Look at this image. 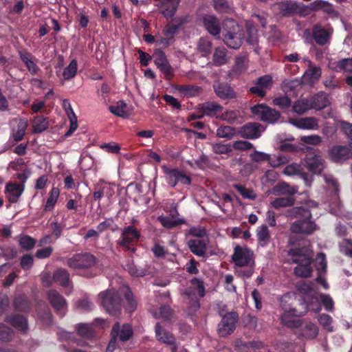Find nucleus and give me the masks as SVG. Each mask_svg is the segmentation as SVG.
I'll return each instance as SVG.
<instances>
[{"instance_id": "nucleus-1", "label": "nucleus", "mask_w": 352, "mask_h": 352, "mask_svg": "<svg viewBox=\"0 0 352 352\" xmlns=\"http://www.w3.org/2000/svg\"><path fill=\"white\" fill-rule=\"evenodd\" d=\"M120 294H124L125 307L129 312H133L136 309V301L133 299V294L129 288L124 285L120 288L118 292L111 289L99 294L102 306L109 314H113L120 309Z\"/></svg>"}, {"instance_id": "nucleus-2", "label": "nucleus", "mask_w": 352, "mask_h": 352, "mask_svg": "<svg viewBox=\"0 0 352 352\" xmlns=\"http://www.w3.org/2000/svg\"><path fill=\"white\" fill-rule=\"evenodd\" d=\"M293 263H298L294 269V273L299 277H309L312 273V268L310 266L312 258V251L309 246L302 248H294L288 252Z\"/></svg>"}, {"instance_id": "nucleus-3", "label": "nucleus", "mask_w": 352, "mask_h": 352, "mask_svg": "<svg viewBox=\"0 0 352 352\" xmlns=\"http://www.w3.org/2000/svg\"><path fill=\"white\" fill-rule=\"evenodd\" d=\"M299 290L305 294L304 300L308 302V307L310 310L317 312L320 310L319 300L324 306L326 310L331 311L333 307V300L329 296L318 295L311 283H303L299 285Z\"/></svg>"}, {"instance_id": "nucleus-4", "label": "nucleus", "mask_w": 352, "mask_h": 352, "mask_svg": "<svg viewBox=\"0 0 352 352\" xmlns=\"http://www.w3.org/2000/svg\"><path fill=\"white\" fill-rule=\"evenodd\" d=\"M254 254L246 247L236 246L234 248L232 255V261L238 267H246L243 270L242 269L236 270V273L243 278H248L252 276L254 272L253 265L254 264Z\"/></svg>"}, {"instance_id": "nucleus-5", "label": "nucleus", "mask_w": 352, "mask_h": 352, "mask_svg": "<svg viewBox=\"0 0 352 352\" xmlns=\"http://www.w3.org/2000/svg\"><path fill=\"white\" fill-rule=\"evenodd\" d=\"M223 28L226 32L223 38L226 45L232 49L239 48L243 42V33L238 23L232 19H227Z\"/></svg>"}, {"instance_id": "nucleus-6", "label": "nucleus", "mask_w": 352, "mask_h": 352, "mask_svg": "<svg viewBox=\"0 0 352 352\" xmlns=\"http://www.w3.org/2000/svg\"><path fill=\"white\" fill-rule=\"evenodd\" d=\"M191 286L184 293V300L188 306V312L190 314L194 313L199 308V302L196 296V293L200 296H204V287L203 283L197 278H193L190 282Z\"/></svg>"}, {"instance_id": "nucleus-7", "label": "nucleus", "mask_w": 352, "mask_h": 352, "mask_svg": "<svg viewBox=\"0 0 352 352\" xmlns=\"http://www.w3.org/2000/svg\"><path fill=\"white\" fill-rule=\"evenodd\" d=\"M251 111L260 120L268 123H274L280 118L279 112L263 104L252 107Z\"/></svg>"}, {"instance_id": "nucleus-8", "label": "nucleus", "mask_w": 352, "mask_h": 352, "mask_svg": "<svg viewBox=\"0 0 352 352\" xmlns=\"http://www.w3.org/2000/svg\"><path fill=\"white\" fill-rule=\"evenodd\" d=\"M162 168L165 174V179L167 183L171 186H175L178 183L183 184H189L190 183V177L178 170L170 169L166 165H163Z\"/></svg>"}, {"instance_id": "nucleus-9", "label": "nucleus", "mask_w": 352, "mask_h": 352, "mask_svg": "<svg viewBox=\"0 0 352 352\" xmlns=\"http://www.w3.org/2000/svg\"><path fill=\"white\" fill-rule=\"evenodd\" d=\"M95 263L96 258L88 253L75 254L67 261L68 265L75 269L90 267Z\"/></svg>"}, {"instance_id": "nucleus-10", "label": "nucleus", "mask_w": 352, "mask_h": 352, "mask_svg": "<svg viewBox=\"0 0 352 352\" xmlns=\"http://www.w3.org/2000/svg\"><path fill=\"white\" fill-rule=\"evenodd\" d=\"M305 166L311 173L320 174L325 168V162L322 156L314 152L306 156Z\"/></svg>"}, {"instance_id": "nucleus-11", "label": "nucleus", "mask_w": 352, "mask_h": 352, "mask_svg": "<svg viewBox=\"0 0 352 352\" xmlns=\"http://www.w3.org/2000/svg\"><path fill=\"white\" fill-rule=\"evenodd\" d=\"M152 57L155 65L167 79H170L173 76V69L170 65L164 52L161 50H156L153 52Z\"/></svg>"}, {"instance_id": "nucleus-12", "label": "nucleus", "mask_w": 352, "mask_h": 352, "mask_svg": "<svg viewBox=\"0 0 352 352\" xmlns=\"http://www.w3.org/2000/svg\"><path fill=\"white\" fill-rule=\"evenodd\" d=\"M155 338L161 343L169 345L172 352H177L178 346L175 342L173 335L165 329L159 323H157L155 328Z\"/></svg>"}, {"instance_id": "nucleus-13", "label": "nucleus", "mask_w": 352, "mask_h": 352, "mask_svg": "<svg viewBox=\"0 0 352 352\" xmlns=\"http://www.w3.org/2000/svg\"><path fill=\"white\" fill-rule=\"evenodd\" d=\"M237 315L234 312L226 314L218 326V332L220 336L226 337L232 333L236 326Z\"/></svg>"}, {"instance_id": "nucleus-14", "label": "nucleus", "mask_w": 352, "mask_h": 352, "mask_svg": "<svg viewBox=\"0 0 352 352\" xmlns=\"http://www.w3.org/2000/svg\"><path fill=\"white\" fill-rule=\"evenodd\" d=\"M140 236L138 230L133 226L124 228L122 231L120 239L118 244L125 250H130V244L137 241Z\"/></svg>"}, {"instance_id": "nucleus-15", "label": "nucleus", "mask_w": 352, "mask_h": 352, "mask_svg": "<svg viewBox=\"0 0 352 352\" xmlns=\"http://www.w3.org/2000/svg\"><path fill=\"white\" fill-rule=\"evenodd\" d=\"M48 300L59 315L63 316L65 314L67 307L66 300L59 293L55 290L49 291Z\"/></svg>"}, {"instance_id": "nucleus-16", "label": "nucleus", "mask_w": 352, "mask_h": 352, "mask_svg": "<svg viewBox=\"0 0 352 352\" xmlns=\"http://www.w3.org/2000/svg\"><path fill=\"white\" fill-rule=\"evenodd\" d=\"M321 74L320 67L314 65L312 62H308V67L304 72L302 80L305 84L313 85L319 80Z\"/></svg>"}, {"instance_id": "nucleus-17", "label": "nucleus", "mask_w": 352, "mask_h": 352, "mask_svg": "<svg viewBox=\"0 0 352 352\" xmlns=\"http://www.w3.org/2000/svg\"><path fill=\"white\" fill-rule=\"evenodd\" d=\"M263 130L261 125L258 123H249L241 127L239 133L243 138L256 139L260 137Z\"/></svg>"}, {"instance_id": "nucleus-18", "label": "nucleus", "mask_w": 352, "mask_h": 352, "mask_svg": "<svg viewBox=\"0 0 352 352\" xmlns=\"http://www.w3.org/2000/svg\"><path fill=\"white\" fill-rule=\"evenodd\" d=\"M309 219H305V220L294 223L291 226V231L295 233L311 234L316 230V226Z\"/></svg>"}, {"instance_id": "nucleus-19", "label": "nucleus", "mask_w": 352, "mask_h": 352, "mask_svg": "<svg viewBox=\"0 0 352 352\" xmlns=\"http://www.w3.org/2000/svg\"><path fill=\"white\" fill-rule=\"evenodd\" d=\"M301 313L297 311L295 309H285L280 316V320L283 324L290 327L295 328L300 325V320L298 317Z\"/></svg>"}, {"instance_id": "nucleus-20", "label": "nucleus", "mask_w": 352, "mask_h": 352, "mask_svg": "<svg viewBox=\"0 0 352 352\" xmlns=\"http://www.w3.org/2000/svg\"><path fill=\"white\" fill-rule=\"evenodd\" d=\"M332 32L331 28L325 29L322 26L316 25L313 30V38L318 44L324 45L329 42Z\"/></svg>"}, {"instance_id": "nucleus-21", "label": "nucleus", "mask_w": 352, "mask_h": 352, "mask_svg": "<svg viewBox=\"0 0 352 352\" xmlns=\"http://www.w3.org/2000/svg\"><path fill=\"white\" fill-rule=\"evenodd\" d=\"M298 192V188L296 186H292L285 182H278L272 190L267 192L268 194H273L276 196L292 195Z\"/></svg>"}, {"instance_id": "nucleus-22", "label": "nucleus", "mask_w": 352, "mask_h": 352, "mask_svg": "<svg viewBox=\"0 0 352 352\" xmlns=\"http://www.w3.org/2000/svg\"><path fill=\"white\" fill-rule=\"evenodd\" d=\"M289 122L296 127L301 129L317 130L318 129V122L315 118L292 119Z\"/></svg>"}, {"instance_id": "nucleus-23", "label": "nucleus", "mask_w": 352, "mask_h": 352, "mask_svg": "<svg viewBox=\"0 0 352 352\" xmlns=\"http://www.w3.org/2000/svg\"><path fill=\"white\" fill-rule=\"evenodd\" d=\"M24 190L23 184L9 182L6 186V192L10 202L16 203Z\"/></svg>"}, {"instance_id": "nucleus-24", "label": "nucleus", "mask_w": 352, "mask_h": 352, "mask_svg": "<svg viewBox=\"0 0 352 352\" xmlns=\"http://www.w3.org/2000/svg\"><path fill=\"white\" fill-rule=\"evenodd\" d=\"M133 334V331L131 325L128 324H124L122 327L117 323L116 324L112 329L111 336L114 338L116 339V337H119V338L125 341L129 340Z\"/></svg>"}, {"instance_id": "nucleus-25", "label": "nucleus", "mask_w": 352, "mask_h": 352, "mask_svg": "<svg viewBox=\"0 0 352 352\" xmlns=\"http://www.w3.org/2000/svg\"><path fill=\"white\" fill-rule=\"evenodd\" d=\"M329 155L334 162L344 161L351 157V152L346 146H336L329 150Z\"/></svg>"}, {"instance_id": "nucleus-26", "label": "nucleus", "mask_w": 352, "mask_h": 352, "mask_svg": "<svg viewBox=\"0 0 352 352\" xmlns=\"http://www.w3.org/2000/svg\"><path fill=\"white\" fill-rule=\"evenodd\" d=\"M204 25L206 30L213 36H219L221 26L219 20L213 15H208L204 18Z\"/></svg>"}, {"instance_id": "nucleus-27", "label": "nucleus", "mask_w": 352, "mask_h": 352, "mask_svg": "<svg viewBox=\"0 0 352 352\" xmlns=\"http://www.w3.org/2000/svg\"><path fill=\"white\" fill-rule=\"evenodd\" d=\"M190 251L198 256H204L206 253V243L200 239H190L188 241Z\"/></svg>"}, {"instance_id": "nucleus-28", "label": "nucleus", "mask_w": 352, "mask_h": 352, "mask_svg": "<svg viewBox=\"0 0 352 352\" xmlns=\"http://www.w3.org/2000/svg\"><path fill=\"white\" fill-rule=\"evenodd\" d=\"M216 94L222 99H230L236 97L233 89L228 85L217 82L214 85Z\"/></svg>"}, {"instance_id": "nucleus-29", "label": "nucleus", "mask_w": 352, "mask_h": 352, "mask_svg": "<svg viewBox=\"0 0 352 352\" xmlns=\"http://www.w3.org/2000/svg\"><path fill=\"white\" fill-rule=\"evenodd\" d=\"M109 109L112 113L123 118L129 117L132 112V107L128 106L123 101H120L116 105L111 106Z\"/></svg>"}, {"instance_id": "nucleus-30", "label": "nucleus", "mask_w": 352, "mask_h": 352, "mask_svg": "<svg viewBox=\"0 0 352 352\" xmlns=\"http://www.w3.org/2000/svg\"><path fill=\"white\" fill-rule=\"evenodd\" d=\"M318 334V327L311 322H307L302 326L299 336L305 339H314Z\"/></svg>"}, {"instance_id": "nucleus-31", "label": "nucleus", "mask_w": 352, "mask_h": 352, "mask_svg": "<svg viewBox=\"0 0 352 352\" xmlns=\"http://www.w3.org/2000/svg\"><path fill=\"white\" fill-rule=\"evenodd\" d=\"M311 108L320 110L327 107L330 104L329 97L324 93H319L314 96L310 100Z\"/></svg>"}, {"instance_id": "nucleus-32", "label": "nucleus", "mask_w": 352, "mask_h": 352, "mask_svg": "<svg viewBox=\"0 0 352 352\" xmlns=\"http://www.w3.org/2000/svg\"><path fill=\"white\" fill-rule=\"evenodd\" d=\"M329 67L336 70L346 72H352V58H344L338 62L330 61Z\"/></svg>"}, {"instance_id": "nucleus-33", "label": "nucleus", "mask_w": 352, "mask_h": 352, "mask_svg": "<svg viewBox=\"0 0 352 352\" xmlns=\"http://www.w3.org/2000/svg\"><path fill=\"white\" fill-rule=\"evenodd\" d=\"M16 127L12 130V138L18 142L21 141L28 127V120L26 119L16 120Z\"/></svg>"}, {"instance_id": "nucleus-34", "label": "nucleus", "mask_w": 352, "mask_h": 352, "mask_svg": "<svg viewBox=\"0 0 352 352\" xmlns=\"http://www.w3.org/2000/svg\"><path fill=\"white\" fill-rule=\"evenodd\" d=\"M200 110L203 116H214L217 113L221 112L223 110V107L217 103L212 102H208L202 104L199 107Z\"/></svg>"}, {"instance_id": "nucleus-35", "label": "nucleus", "mask_w": 352, "mask_h": 352, "mask_svg": "<svg viewBox=\"0 0 352 352\" xmlns=\"http://www.w3.org/2000/svg\"><path fill=\"white\" fill-rule=\"evenodd\" d=\"M295 203V199L291 197H280L276 198L270 201V206L275 209H280L281 208H287L293 206Z\"/></svg>"}, {"instance_id": "nucleus-36", "label": "nucleus", "mask_w": 352, "mask_h": 352, "mask_svg": "<svg viewBox=\"0 0 352 352\" xmlns=\"http://www.w3.org/2000/svg\"><path fill=\"white\" fill-rule=\"evenodd\" d=\"M49 126L47 118L42 116H36L32 122L33 133H39L45 131Z\"/></svg>"}, {"instance_id": "nucleus-37", "label": "nucleus", "mask_w": 352, "mask_h": 352, "mask_svg": "<svg viewBox=\"0 0 352 352\" xmlns=\"http://www.w3.org/2000/svg\"><path fill=\"white\" fill-rule=\"evenodd\" d=\"M226 49L223 47H217L213 54V61L216 65H225L228 61Z\"/></svg>"}, {"instance_id": "nucleus-38", "label": "nucleus", "mask_w": 352, "mask_h": 352, "mask_svg": "<svg viewBox=\"0 0 352 352\" xmlns=\"http://www.w3.org/2000/svg\"><path fill=\"white\" fill-rule=\"evenodd\" d=\"M19 55L21 60L26 65L28 71L32 74H36L39 69L36 64L33 61L31 54L26 52H20Z\"/></svg>"}, {"instance_id": "nucleus-39", "label": "nucleus", "mask_w": 352, "mask_h": 352, "mask_svg": "<svg viewBox=\"0 0 352 352\" xmlns=\"http://www.w3.org/2000/svg\"><path fill=\"white\" fill-rule=\"evenodd\" d=\"M53 280L63 287L69 285V275L64 269L57 270L53 275Z\"/></svg>"}, {"instance_id": "nucleus-40", "label": "nucleus", "mask_w": 352, "mask_h": 352, "mask_svg": "<svg viewBox=\"0 0 352 352\" xmlns=\"http://www.w3.org/2000/svg\"><path fill=\"white\" fill-rule=\"evenodd\" d=\"M286 216L292 218H297L302 216L305 219H309L311 217V212L304 207L299 206L287 210Z\"/></svg>"}, {"instance_id": "nucleus-41", "label": "nucleus", "mask_w": 352, "mask_h": 352, "mask_svg": "<svg viewBox=\"0 0 352 352\" xmlns=\"http://www.w3.org/2000/svg\"><path fill=\"white\" fill-rule=\"evenodd\" d=\"M180 2V0H164L163 6L165 7L162 11L164 15L166 16H172Z\"/></svg>"}, {"instance_id": "nucleus-42", "label": "nucleus", "mask_w": 352, "mask_h": 352, "mask_svg": "<svg viewBox=\"0 0 352 352\" xmlns=\"http://www.w3.org/2000/svg\"><path fill=\"white\" fill-rule=\"evenodd\" d=\"M158 220L162 225L166 228H172L185 223L183 219H172L171 217L160 216Z\"/></svg>"}, {"instance_id": "nucleus-43", "label": "nucleus", "mask_w": 352, "mask_h": 352, "mask_svg": "<svg viewBox=\"0 0 352 352\" xmlns=\"http://www.w3.org/2000/svg\"><path fill=\"white\" fill-rule=\"evenodd\" d=\"M256 236L261 245H265L270 241V230L267 226L262 225L257 230Z\"/></svg>"}, {"instance_id": "nucleus-44", "label": "nucleus", "mask_w": 352, "mask_h": 352, "mask_svg": "<svg viewBox=\"0 0 352 352\" xmlns=\"http://www.w3.org/2000/svg\"><path fill=\"white\" fill-rule=\"evenodd\" d=\"M311 109V102L307 99L299 100L293 106L294 111L298 114H302Z\"/></svg>"}, {"instance_id": "nucleus-45", "label": "nucleus", "mask_w": 352, "mask_h": 352, "mask_svg": "<svg viewBox=\"0 0 352 352\" xmlns=\"http://www.w3.org/2000/svg\"><path fill=\"white\" fill-rule=\"evenodd\" d=\"M59 194H60V191L58 188L53 187L51 189L50 192V196H49L48 199H47V201H46V204L45 206V209L46 210H51L54 208V206H55V204L57 201Z\"/></svg>"}, {"instance_id": "nucleus-46", "label": "nucleus", "mask_w": 352, "mask_h": 352, "mask_svg": "<svg viewBox=\"0 0 352 352\" xmlns=\"http://www.w3.org/2000/svg\"><path fill=\"white\" fill-rule=\"evenodd\" d=\"M289 160V158L283 155H277L274 156L269 155V159L267 160V162L270 166L273 168H277L287 163Z\"/></svg>"}, {"instance_id": "nucleus-47", "label": "nucleus", "mask_w": 352, "mask_h": 352, "mask_svg": "<svg viewBox=\"0 0 352 352\" xmlns=\"http://www.w3.org/2000/svg\"><path fill=\"white\" fill-rule=\"evenodd\" d=\"M78 64L76 60H72L69 65L65 67L63 72L64 80H68L73 78L77 72Z\"/></svg>"}, {"instance_id": "nucleus-48", "label": "nucleus", "mask_w": 352, "mask_h": 352, "mask_svg": "<svg viewBox=\"0 0 352 352\" xmlns=\"http://www.w3.org/2000/svg\"><path fill=\"white\" fill-rule=\"evenodd\" d=\"M211 42L208 38H201L199 39L197 44V49L203 56H208L211 52Z\"/></svg>"}, {"instance_id": "nucleus-49", "label": "nucleus", "mask_w": 352, "mask_h": 352, "mask_svg": "<svg viewBox=\"0 0 352 352\" xmlns=\"http://www.w3.org/2000/svg\"><path fill=\"white\" fill-rule=\"evenodd\" d=\"M318 320L324 330L329 332H332L333 331V326L332 325L333 319L331 316L327 314H321L318 316Z\"/></svg>"}, {"instance_id": "nucleus-50", "label": "nucleus", "mask_w": 352, "mask_h": 352, "mask_svg": "<svg viewBox=\"0 0 352 352\" xmlns=\"http://www.w3.org/2000/svg\"><path fill=\"white\" fill-rule=\"evenodd\" d=\"M246 28L248 34V42L251 45L255 44L258 41L257 31L255 27L252 22L248 21L246 23Z\"/></svg>"}, {"instance_id": "nucleus-51", "label": "nucleus", "mask_w": 352, "mask_h": 352, "mask_svg": "<svg viewBox=\"0 0 352 352\" xmlns=\"http://www.w3.org/2000/svg\"><path fill=\"white\" fill-rule=\"evenodd\" d=\"M76 329L78 334L85 338H91L94 333L91 326L88 324H78Z\"/></svg>"}, {"instance_id": "nucleus-52", "label": "nucleus", "mask_w": 352, "mask_h": 352, "mask_svg": "<svg viewBox=\"0 0 352 352\" xmlns=\"http://www.w3.org/2000/svg\"><path fill=\"white\" fill-rule=\"evenodd\" d=\"M234 188L237 190V191L241 195V196L245 199H254L256 198V194L254 190L250 188H246L239 184H234Z\"/></svg>"}, {"instance_id": "nucleus-53", "label": "nucleus", "mask_w": 352, "mask_h": 352, "mask_svg": "<svg viewBox=\"0 0 352 352\" xmlns=\"http://www.w3.org/2000/svg\"><path fill=\"white\" fill-rule=\"evenodd\" d=\"M235 134V130L231 126H221L217 130V135L219 138H231Z\"/></svg>"}, {"instance_id": "nucleus-54", "label": "nucleus", "mask_w": 352, "mask_h": 352, "mask_svg": "<svg viewBox=\"0 0 352 352\" xmlns=\"http://www.w3.org/2000/svg\"><path fill=\"white\" fill-rule=\"evenodd\" d=\"M95 190L94 197L95 199H99L102 195L107 194L108 190H110V187L101 182L95 186Z\"/></svg>"}, {"instance_id": "nucleus-55", "label": "nucleus", "mask_w": 352, "mask_h": 352, "mask_svg": "<svg viewBox=\"0 0 352 352\" xmlns=\"http://www.w3.org/2000/svg\"><path fill=\"white\" fill-rule=\"evenodd\" d=\"M11 324L20 331H24L27 328V322L25 318L16 316L10 319Z\"/></svg>"}, {"instance_id": "nucleus-56", "label": "nucleus", "mask_w": 352, "mask_h": 352, "mask_svg": "<svg viewBox=\"0 0 352 352\" xmlns=\"http://www.w3.org/2000/svg\"><path fill=\"white\" fill-rule=\"evenodd\" d=\"M300 165L292 163L287 165L283 170V173L287 176H293L300 173Z\"/></svg>"}, {"instance_id": "nucleus-57", "label": "nucleus", "mask_w": 352, "mask_h": 352, "mask_svg": "<svg viewBox=\"0 0 352 352\" xmlns=\"http://www.w3.org/2000/svg\"><path fill=\"white\" fill-rule=\"evenodd\" d=\"M300 140L307 144L318 145L321 142L322 139L318 135H311L301 136L300 137Z\"/></svg>"}, {"instance_id": "nucleus-58", "label": "nucleus", "mask_w": 352, "mask_h": 352, "mask_svg": "<svg viewBox=\"0 0 352 352\" xmlns=\"http://www.w3.org/2000/svg\"><path fill=\"white\" fill-rule=\"evenodd\" d=\"M212 150L216 153L226 154L232 151V145L217 143L212 145Z\"/></svg>"}, {"instance_id": "nucleus-59", "label": "nucleus", "mask_w": 352, "mask_h": 352, "mask_svg": "<svg viewBox=\"0 0 352 352\" xmlns=\"http://www.w3.org/2000/svg\"><path fill=\"white\" fill-rule=\"evenodd\" d=\"M34 240L28 236H22L19 239V245L23 249L30 250L34 248Z\"/></svg>"}, {"instance_id": "nucleus-60", "label": "nucleus", "mask_w": 352, "mask_h": 352, "mask_svg": "<svg viewBox=\"0 0 352 352\" xmlns=\"http://www.w3.org/2000/svg\"><path fill=\"white\" fill-rule=\"evenodd\" d=\"M239 116V112L235 110L226 111L223 113L221 118L230 123L235 122Z\"/></svg>"}, {"instance_id": "nucleus-61", "label": "nucleus", "mask_w": 352, "mask_h": 352, "mask_svg": "<svg viewBox=\"0 0 352 352\" xmlns=\"http://www.w3.org/2000/svg\"><path fill=\"white\" fill-rule=\"evenodd\" d=\"M171 315L170 309L167 306H162L160 308L158 312H153V316L157 318H162L164 320L169 319Z\"/></svg>"}, {"instance_id": "nucleus-62", "label": "nucleus", "mask_w": 352, "mask_h": 352, "mask_svg": "<svg viewBox=\"0 0 352 352\" xmlns=\"http://www.w3.org/2000/svg\"><path fill=\"white\" fill-rule=\"evenodd\" d=\"M256 84L264 89H268L273 84L272 78L269 75H265L258 78Z\"/></svg>"}, {"instance_id": "nucleus-63", "label": "nucleus", "mask_w": 352, "mask_h": 352, "mask_svg": "<svg viewBox=\"0 0 352 352\" xmlns=\"http://www.w3.org/2000/svg\"><path fill=\"white\" fill-rule=\"evenodd\" d=\"M316 267L318 272H324L327 267L325 255L322 253L319 254L316 258Z\"/></svg>"}, {"instance_id": "nucleus-64", "label": "nucleus", "mask_w": 352, "mask_h": 352, "mask_svg": "<svg viewBox=\"0 0 352 352\" xmlns=\"http://www.w3.org/2000/svg\"><path fill=\"white\" fill-rule=\"evenodd\" d=\"M250 157L252 161L258 162L267 161L269 159V154L261 151H254L250 154Z\"/></svg>"}]
</instances>
